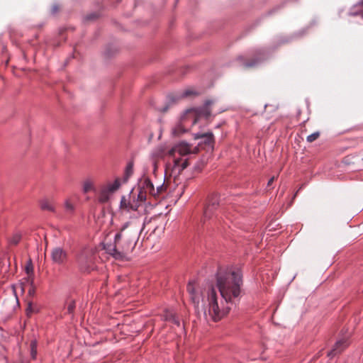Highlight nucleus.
<instances>
[{
  "label": "nucleus",
  "mask_w": 363,
  "mask_h": 363,
  "mask_svg": "<svg viewBox=\"0 0 363 363\" xmlns=\"http://www.w3.org/2000/svg\"><path fill=\"white\" fill-rule=\"evenodd\" d=\"M216 287L206 284L196 286L189 281L187 291L196 312L202 313L206 320L217 322L226 315L241 297L242 273L238 268L218 269L216 275Z\"/></svg>",
  "instance_id": "obj_1"
},
{
  "label": "nucleus",
  "mask_w": 363,
  "mask_h": 363,
  "mask_svg": "<svg viewBox=\"0 0 363 363\" xmlns=\"http://www.w3.org/2000/svg\"><path fill=\"white\" fill-rule=\"evenodd\" d=\"M138 238V227L135 223L126 222L115 235L113 242L104 245V248L116 259H123L133 252Z\"/></svg>",
  "instance_id": "obj_2"
},
{
  "label": "nucleus",
  "mask_w": 363,
  "mask_h": 363,
  "mask_svg": "<svg viewBox=\"0 0 363 363\" xmlns=\"http://www.w3.org/2000/svg\"><path fill=\"white\" fill-rule=\"evenodd\" d=\"M213 104V100H206L203 106L186 110L181 116L179 123L173 128L172 133L179 135L189 131L201 117L208 118L211 113L210 106Z\"/></svg>",
  "instance_id": "obj_3"
},
{
  "label": "nucleus",
  "mask_w": 363,
  "mask_h": 363,
  "mask_svg": "<svg viewBox=\"0 0 363 363\" xmlns=\"http://www.w3.org/2000/svg\"><path fill=\"white\" fill-rule=\"evenodd\" d=\"M198 152V147H191L190 144L185 141H182L175 145L169 152L170 156L173 157L172 171L180 174L189 165L187 159L177 157V156H186L190 154H195Z\"/></svg>",
  "instance_id": "obj_4"
},
{
  "label": "nucleus",
  "mask_w": 363,
  "mask_h": 363,
  "mask_svg": "<svg viewBox=\"0 0 363 363\" xmlns=\"http://www.w3.org/2000/svg\"><path fill=\"white\" fill-rule=\"evenodd\" d=\"M121 184L122 182L120 178H116L113 182H108L100 190L99 201L102 203H106L111 195L120 189Z\"/></svg>",
  "instance_id": "obj_5"
},
{
  "label": "nucleus",
  "mask_w": 363,
  "mask_h": 363,
  "mask_svg": "<svg viewBox=\"0 0 363 363\" xmlns=\"http://www.w3.org/2000/svg\"><path fill=\"white\" fill-rule=\"evenodd\" d=\"M77 262L81 270L89 272L93 268L94 255L93 253L87 250H83L77 256Z\"/></svg>",
  "instance_id": "obj_6"
},
{
  "label": "nucleus",
  "mask_w": 363,
  "mask_h": 363,
  "mask_svg": "<svg viewBox=\"0 0 363 363\" xmlns=\"http://www.w3.org/2000/svg\"><path fill=\"white\" fill-rule=\"evenodd\" d=\"M50 257L52 262L58 265L64 264L68 258V255L66 250L61 247H55L52 249L50 252Z\"/></svg>",
  "instance_id": "obj_7"
},
{
  "label": "nucleus",
  "mask_w": 363,
  "mask_h": 363,
  "mask_svg": "<svg viewBox=\"0 0 363 363\" xmlns=\"http://www.w3.org/2000/svg\"><path fill=\"white\" fill-rule=\"evenodd\" d=\"M349 345L350 342L348 335L339 339L335 342L332 350L328 352V356L330 357H333L336 354L341 353L349 346Z\"/></svg>",
  "instance_id": "obj_8"
},
{
  "label": "nucleus",
  "mask_w": 363,
  "mask_h": 363,
  "mask_svg": "<svg viewBox=\"0 0 363 363\" xmlns=\"http://www.w3.org/2000/svg\"><path fill=\"white\" fill-rule=\"evenodd\" d=\"M218 204V200L216 197H212L208 201L203 212V222H205L206 220L210 219L213 216L214 211L217 209Z\"/></svg>",
  "instance_id": "obj_9"
},
{
  "label": "nucleus",
  "mask_w": 363,
  "mask_h": 363,
  "mask_svg": "<svg viewBox=\"0 0 363 363\" xmlns=\"http://www.w3.org/2000/svg\"><path fill=\"white\" fill-rule=\"evenodd\" d=\"M139 206L140 204L135 201V196H133V201L127 200L125 196H122L120 203V208L122 211H136Z\"/></svg>",
  "instance_id": "obj_10"
},
{
  "label": "nucleus",
  "mask_w": 363,
  "mask_h": 363,
  "mask_svg": "<svg viewBox=\"0 0 363 363\" xmlns=\"http://www.w3.org/2000/svg\"><path fill=\"white\" fill-rule=\"evenodd\" d=\"M145 187L146 188V189L149 190L150 195L154 197L158 196L163 192V191L165 189L164 186V184L159 185L156 188H155L152 182L147 177H145Z\"/></svg>",
  "instance_id": "obj_11"
},
{
  "label": "nucleus",
  "mask_w": 363,
  "mask_h": 363,
  "mask_svg": "<svg viewBox=\"0 0 363 363\" xmlns=\"http://www.w3.org/2000/svg\"><path fill=\"white\" fill-rule=\"evenodd\" d=\"M138 189V193L137 194V200L135 201L138 202L140 205L147 200V195H150L149 190L146 189L145 187V177L140 181Z\"/></svg>",
  "instance_id": "obj_12"
},
{
  "label": "nucleus",
  "mask_w": 363,
  "mask_h": 363,
  "mask_svg": "<svg viewBox=\"0 0 363 363\" xmlns=\"http://www.w3.org/2000/svg\"><path fill=\"white\" fill-rule=\"evenodd\" d=\"M195 140L203 139L204 143L208 146H213L215 142L214 135L212 132H207L205 133H196L193 135Z\"/></svg>",
  "instance_id": "obj_13"
},
{
  "label": "nucleus",
  "mask_w": 363,
  "mask_h": 363,
  "mask_svg": "<svg viewBox=\"0 0 363 363\" xmlns=\"http://www.w3.org/2000/svg\"><path fill=\"white\" fill-rule=\"evenodd\" d=\"M164 320L173 323L174 325L180 327L179 320L176 317L174 312L172 310H165L162 314Z\"/></svg>",
  "instance_id": "obj_14"
},
{
  "label": "nucleus",
  "mask_w": 363,
  "mask_h": 363,
  "mask_svg": "<svg viewBox=\"0 0 363 363\" xmlns=\"http://www.w3.org/2000/svg\"><path fill=\"white\" fill-rule=\"evenodd\" d=\"M40 208L43 211H47L50 212H55V206L52 201H50L47 199H43L40 202Z\"/></svg>",
  "instance_id": "obj_15"
},
{
  "label": "nucleus",
  "mask_w": 363,
  "mask_h": 363,
  "mask_svg": "<svg viewBox=\"0 0 363 363\" xmlns=\"http://www.w3.org/2000/svg\"><path fill=\"white\" fill-rule=\"evenodd\" d=\"M133 174V163L130 162L127 164L123 177V182H126Z\"/></svg>",
  "instance_id": "obj_16"
},
{
  "label": "nucleus",
  "mask_w": 363,
  "mask_h": 363,
  "mask_svg": "<svg viewBox=\"0 0 363 363\" xmlns=\"http://www.w3.org/2000/svg\"><path fill=\"white\" fill-rule=\"evenodd\" d=\"M94 190V183L93 182L87 179L83 182L82 184V191L84 194H86L91 191Z\"/></svg>",
  "instance_id": "obj_17"
},
{
  "label": "nucleus",
  "mask_w": 363,
  "mask_h": 363,
  "mask_svg": "<svg viewBox=\"0 0 363 363\" xmlns=\"http://www.w3.org/2000/svg\"><path fill=\"white\" fill-rule=\"evenodd\" d=\"M37 341L33 340L30 342V356L32 359H35L37 356Z\"/></svg>",
  "instance_id": "obj_18"
},
{
  "label": "nucleus",
  "mask_w": 363,
  "mask_h": 363,
  "mask_svg": "<svg viewBox=\"0 0 363 363\" xmlns=\"http://www.w3.org/2000/svg\"><path fill=\"white\" fill-rule=\"evenodd\" d=\"M65 208L67 212L72 213L74 211V206L69 199H66L65 201Z\"/></svg>",
  "instance_id": "obj_19"
},
{
  "label": "nucleus",
  "mask_w": 363,
  "mask_h": 363,
  "mask_svg": "<svg viewBox=\"0 0 363 363\" xmlns=\"http://www.w3.org/2000/svg\"><path fill=\"white\" fill-rule=\"evenodd\" d=\"M25 271L28 275H31L33 274V266L31 259H29L25 267Z\"/></svg>",
  "instance_id": "obj_20"
},
{
  "label": "nucleus",
  "mask_w": 363,
  "mask_h": 363,
  "mask_svg": "<svg viewBox=\"0 0 363 363\" xmlns=\"http://www.w3.org/2000/svg\"><path fill=\"white\" fill-rule=\"evenodd\" d=\"M21 239V235L19 233H15L9 240L11 244L17 245Z\"/></svg>",
  "instance_id": "obj_21"
},
{
  "label": "nucleus",
  "mask_w": 363,
  "mask_h": 363,
  "mask_svg": "<svg viewBox=\"0 0 363 363\" xmlns=\"http://www.w3.org/2000/svg\"><path fill=\"white\" fill-rule=\"evenodd\" d=\"M75 306H76L75 301L74 300L69 301L67 303V313L69 314H72L74 311Z\"/></svg>",
  "instance_id": "obj_22"
},
{
  "label": "nucleus",
  "mask_w": 363,
  "mask_h": 363,
  "mask_svg": "<svg viewBox=\"0 0 363 363\" xmlns=\"http://www.w3.org/2000/svg\"><path fill=\"white\" fill-rule=\"evenodd\" d=\"M319 136H320V132L316 131V132L308 135L306 140L308 143H312V142L315 141V140H317L319 138Z\"/></svg>",
  "instance_id": "obj_23"
},
{
  "label": "nucleus",
  "mask_w": 363,
  "mask_h": 363,
  "mask_svg": "<svg viewBox=\"0 0 363 363\" xmlns=\"http://www.w3.org/2000/svg\"><path fill=\"white\" fill-rule=\"evenodd\" d=\"M196 94H197V93L191 89H186L185 91H183V93L182 94L181 96L182 98H184V97H188V96H195Z\"/></svg>",
  "instance_id": "obj_24"
},
{
  "label": "nucleus",
  "mask_w": 363,
  "mask_h": 363,
  "mask_svg": "<svg viewBox=\"0 0 363 363\" xmlns=\"http://www.w3.org/2000/svg\"><path fill=\"white\" fill-rule=\"evenodd\" d=\"M259 61V60L256 59V60H252V62H246V63H245V64H244V66H245V67H254V66H255L256 65H257V64H258Z\"/></svg>",
  "instance_id": "obj_25"
},
{
  "label": "nucleus",
  "mask_w": 363,
  "mask_h": 363,
  "mask_svg": "<svg viewBox=\"0 0 363 363\" xmlns=\"http://www.w3.org/2000/svg\"><path fill=\"white\" fill-rule=\"evenodd\" d=\"M33 312L34 309L33 308L32 303L29 302L26 308V313L28 315H30Z\"/></svg>",
  "instance_id": "obj_26"
},
{
  "label": "nucleus",
  "mask_w": 363,
  "mask_h": 363,
  "mask_svg": "<svg viewBox=\"0 0 363 363\" xmlns=\"http://www.w3.org/2000/svg\"><path fill=\"white\" fill-rule=\"evenodd\" d=\"M35 290L34 286H33V281H31V286L29 289V290L28 291V294L29 296H33L34 294H35Z\"/></svg>",
  "instance_id": "obj_27"
},
{
  "label": "nucleus",
  "mask_w": 363,
  "mask_h": 363,
  "mask_svg": "<svg viewBox=\"0 0 363 363\" xmlns=\"http://www.w3.org/2000/svg\"><path fill=\"white\" fill-rule=\"evenodd\" d=\"M275 179V177H272L269 181H268V183H267V186H270L272 185V184L273 183L274 180Z\"/></svg>",
  "instance_id": "obj_28"
},
{
  "label": "nucleus",
  "mask_w": 363,
  "mask_h": 363,
  "mask_svg": "<svg viewBox=\"0 0 363 363\" xmlns=\"http://www.w3.org/2000/svg\"><path fill=\"white\" fill-rule=\"evenodd\" d=\"M58 11V7L57 6H53L52 9V13H57Z\"/></svg>",
  "instance_id": "obj_29"
},
{
  "label": "nucleus",
  "mask_w": 363,
  "mask_h": 363,
  "mask_svg": "<svg viewBox=\"0 0 363 363\" xmlns=\"http://www.w3.org/2000/svg\"><path fill=\"white\" fill-rule=\"evenodd\" d=\"M13 294H14L15 298H16V301H18V297H17V295H16V290H15V288H14V287L13 288Z\"/></svg>",
  "instance_id": "obj_30"
},
{
  "label": "nucleus",
  "mask_w": 363,
  "mask_h": 363,
  "mask_svg": "<svg viewBox=\"0 0 363 363\" xmlns=\"http://www.w3.org/2000/svg\"><path fill=\"white\" fill-rule=\"evenodd\" d=\"M153 165H154V170H155L156 168H157V165H156V162L155 161H153Z\"/></svg>",
  "instance_id": "obj_31"
}]
</instances>
